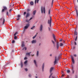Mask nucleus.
Returning a JSON list of instances; mask_svg holds the SVG:
<instances>
[{
	"label": "nucleus",
	"mask_w": 78,
	"mask_h": 78,
	"mask_svg": "<svg viewBox=\"0 0 78 78\" xmlns=\"http://www.w3.org/2000/svg\"><path fill=\"white\" fill-rule=\"evenodd\" d=\"M53 37L55 42L57 43L56 47L57 48V49H58V48H59V43L56 42V38H55V34H53Z\"/></svg>",
	"instance_id": "nucleus-1"
},
{
	"label": "nucleus",
	"mask_w": 78,
	"mask_h": 78,
	"mask_svg": "<svg viewBox=\"0 0 78 78\" xmlns=\"http://www.w3.org/2000/svg\"><path fill=\"white\" fill-rule=\"evenodd\" d=\"M41 10L42 14H43V13L45 14V9L44 7H41Z\"/></svg>",
	"instance_id": "nucleus-2"
},
{
	"label": "nucleus",
	"mask_w": 78,
	"mask_h": 78,
	"mask_svg": "<svg viewBox=\"0 0 78 78\" xmlns=\"http://www.w3.org/2000/svg\"><path fill=\"white\" fill-rule=\"evenodd\" d=\"M53 67H52L51 68L50 70V72L51 74L49 76V78H51V76L53 75V73H51L52 72V71H53Z\"/></svg>",
	"instance_id": "nucleus-3"
},
{
	"label": "nucleus",
	"mask_w": 78,
	"mask_h": 78,
	"mask_svg": "<svg viewBox=\"0 0 78 78\" xmlns=\"http://www.w3.org/2000/svg\"><path fill=\"white\" fill-rule=\"evenodd\" d=\"M48 24H49L50 27H51V18L50 17V20H48Z\"/></svg>",
	"instance_id": "nucleus-4"
},
{
	"label": "nucleus",
	"mask_w": 78,
	"mask_h": 78,
	"mask_svg": "<svg viewBox=\"0 0 78 78\" xmlns=\"http://www.w3.org/2000/svg\"><path fill=\"white\" fill-rule=\"evenodd\" d=\"M71 59H72V61L73 64H75V60H74V58L72 55H71Z\"/></svg>",
	"instance_id": "nucleus-5"
},
{
	"label": "nucleus",
	"mask_w": 78,
	"mask_h": 78,
	"mask_svg": "<svg viewBox=\"0 0 78 78\" xmlns=\"http://www.w3.org/2000/svg\"><path fill=\"white\" fill-rule=\"evenodd\" d=\"M29 26H30V24H27L26 25V26H25L24 28V30L25 31V29H27V28H28V27Z\"/></svg>",
	"instance_id": "nucleus-6"
},
{
	"label": "nucleus",
	"mask_w": 78,
	"mask_h": 78,
	"mask_svg": "<svg viewBox=\"0 0 78 78\" xmlns=\"http://www.w3.org/2000/svg\"><path fill=\"white\" fill-rule=\"evenodd\" d=\"M34 64H35L36 67H37V61L36 60H34Z\"/></svg>",
	"instance_id": "nucleus-7"
},
{
	"label": "nucleus",
	"mask_w": 78,
	"mask_h": 78,
	"mask_svg": "<svg viewBox=\"0 0 78 78\" xmlns=\"http://www.w3.org/2000/svg\"><path fill=\"white\" fill-rule=\"evenodd\" d=\"M3 8L4 9H2V12H4L5 11V10H6L7 9V7L5 6H3Z\"/></svg>",
	"instance_id": "nucleus-8"
},
{
	"label": "nucleus",
	"mask_w": 78,
	"mask_h": 78,
	"mask_svg": "<svg viewBox=\"0 0 78 78\" xmlns=\"http://www.w3.org/2000/svg\"><path fill=\"white\" fill-rule=\"evenodd\" d=\"M57 63V58L56 56L55 57V60L54 62V64H56Z\"/></svg>",
	"instance_id": "nucleus-9"
},
{
	"label": "nucleus",
	"mask_w": 78,
	"mask_h": 78,
	"mask_svg": "<svg viewBox=\"0 0 78 78\" xmlns=\"http://www.w3.org/2000/svg\"><path fill=\"white\" fill-rule=\"evenodd\" d=\"M42 29H43V26H42V25H41L40 28V30L41 32H42Z\"/></svg>",
	"instance_id": "nucleus-10"
},
{
	"label": "nucleus",
	"mask_w": 78,
	"mask_h": 78,
	"mask_svg": "<svg viewBox=\"0 0 78 78\" xmlns=\"http://www.w3.org/2000/svg\"><path fill=\"white\" fill-rule=\"evenodd\" d=\"M36 42H37V41L36 40H33L31 41L32 44H36Z\"/></svg>",
	"instance_id": "nucleus-11"
},
{
	"label": "nucleus",
	"mask_w": 78,
	"mask_h": 78,
	"mask_svg": "<svg viewBox=\"0 0 78 78\" xmlns=\"http://www.w3.org/2000/svg\"><path fill=\"white\" fill-rule=\"evenodd\" d=\"M45 66V63H44L42 66V70L44 72V67Z\"/></svg>",
	"instance_id": "nucleus-12"
},
{
	"label": "nucleus",
	"mask_w": 78,
	"mask_h": 78,
	"mask_svg": "<svg viewBox=\"0 0 78 78\" xmlns=\"http://www.w3.org/2000/svg\"><path fill=\"white\" fill-rule=\"evenodd\" d=\"M72 73L73 74V73H75V71L74 70H73V65L72 66Z\"/></svg>",
	"instance_id": "nucleus-13"
},
{
	"label": "nucleus",
	"mask_w": 78,
	"mask_h": 78,
	"mask_svg": "<svg viewBox=\"0 0 78 78\" xmlns=\"http://www.w3.org/2000/svg\"><path fill=\"white\" fill-rule=\"evenodd\" d=\"M51 41L52 42V43L53 44L54 47H55V41H53V40H52Z\"/></svg>",
	"instance_id": "nucleus-14"
},
{
	"label": "nucleus",
	"mask_w": 78,
	"mask_h": 78,
	"mask_svg": "<svg viewBox=\"0 0 78 78\" xmlns=\"http://www.w3.org/2000/svg\"><path fill=\"white\" fill-rule=\"evenodd\" d=\"M29 16H30V13H29V12L27 13L26 14V18L28 17H29Z\"/></svg>",
	"instance_id": "nucleus-15"
},
{
	"label": "nucleus",
	"mask_w": 78,
	"mask_h": 78,
	"mask_svg": "<svg viewBox=\"0 0 78 78\" xmlns=\"http://www.w3.org/2000/svg\"><path fill=\"white\" fill-rule=\"evenodd\" d=\"M31 53V52H30L29 53H26V55H27L28 56H30V54Z\"/></svg>",
	"instance_id": "nucleus-16"
},
{
	"label": "nucleus",
	"mask_w": 78,
	"mask_h": 78,
	"mask_svg": "<svg viewBox=\"0 0 78 78\" xmlns=\"http://www.w3.org/2000/svg\"><path fill=\"white\" fill-rule=\"evenodd\" d=\"M27 62H28V61L27 60H26L24 62V64L25 65V66H27Z\"/></svg>",
	"instance_id": "nucleus-17"
},
{
	"label": "nucleus",
	"mask_w": 78,
	"mask_h": 78,
	"mask_svg": "<svg viewBox=\"0 0 78 78\" xmlns=\"http://www.w3.org/2000/svg\"><path fill=\"white\" fill-rule=\"evenodd\" d=\"M37 35V34L34 37H33V39H35V38H36Z\"/></svg>",
	"instance_id": "nucleus-18"
},
{
	"label": "nucleus",
	"mask_w": 78,
	"mask_h": 78,
	"mask_svg": "<svg viewBox=\"0 0 78 78\" xmlns=\"http://www.w3.org/2000/svg\"><path fill=\"white\" fill-rule=\"evenodd\" d=\"M36 56L37 57L39 56V51H37L36 53Z\"/></svg>",
	"instance_id": "nucleus-19"
},
{
	"label": "nucleus",
	"mask_w": 78,
	"mask_h": 78,
	"mask_svg": "<svg viewBox=\"0 0 78 78\" xmlns=\"http://www.w3.org/2000/svg\"><path fill=\"white\" fill-rule=\"evenodd\" d=\"M21 68L23 67V63H22V61H21Z\"/></svg>",
	"instance_id": "nucleus-20"
},
{
	"label": "nucleus",
	"mask_w": 78,
	"mask_h": 78,
	"mask_svg": "<svg viewBox=\"0 0 78 78\" xmlns=\"http://www.w3.org/2000/svg\"><path fill=\"white\" fill-rule=\"evenodd\" d=\"M76 16H77V17H78V10H77V9H76Z\"/></svg>",
	"instance_id": "nucleus-21"
},
{
	"label": "nucleus",
	"mask_w": 78,
	"mask_h": 78,
	"mask_svg": "<svg viewBox=\"0 0 78 78\" xmlns=\"http://www.w3.org/2000/svg\"><path fill=\"white\" fill-rule=\"evenodd\" d=\"M39 0H35V4L36 3V2H37V3H39Z\"/></svg>",
	"instance_id": "nucleus-22"
},
{
	"label": "nucleus",
	"mask_w": 78,
	"mask_h": 78,
	"mask_svg": "<svg viewBox=\"0 0 78 78\" xmlns=\"http://www.w3.org/2000/svg\"><path fill=\"white\" fill-rule=\"evenodd\" d=\"M24 46H25V45H24V43H23V42L22 44V47H24Z\"/></svg>",
	"instance_id": "nucleus-23"
},
{
	"label": "nucleus",
	"mask_w": 78,
	"mask_h": 78,
	"mask_svg": "<svg viewBox=\"0 0 78 78\" xmlns=\"http://www.w3.org/2000/svg\"><path fill=\"white\" fill-rule=\"evenodd\" d=\"M36 10H34L33 12V15H35L36 14Z\"/></svg>",
	"instance_id": "nucleus-24"
},
{
	"label": "nucleus",
	"mask_w": 78,
	"mask_h": 78,
	"mask_svg": "<svg viewBox=\"0 0 78 78\" xmlns=\"http://www.w3.org/2000/svg\"><path fill=\"white\" fill-rule=\"evenodd\" d=\"M50 11H51V9H49L48 11V14L49 15L50 14Z\"/></svg>",
	"instance_id": "nucleus-25"
},
{
	"label": "nucleus",
	"mask_w": 78,
	"mask_h": 78,
	"mask_svg": "<svg viewBox=\"0 0 78 78\" xmlns=\"http://www.w3.org/2000/svg\"><path fill=\"white\" fill-rule=\"evenodd\" d=\"M34 28H35V26H34L31 28V30H34Z\"/></svg>",
	"instance_id": "nucleus-26"
},
{
	"label": "nucleus",
	"mask_w": 78,
	"mask_h": 78,
	"mask_svg": "<svg viewBox=\"0 0 78 78\" xmlns=\"http://www.w3.org/2000/svg\"><path fill=\"white\" fill-rule=\"evenodd\" d=\"M34 3H33V2H30V4L31 5H33Z\"/></svg>",
	"instance_id": "nucleus-27"
},
{
	"label": "nucleus",
	"mask_w": 78,
	"mask_h": 78,
	"mask_svg": "<svg viewBox=\"0 0 78 78\" xmlns=\"http://www.w3.org/2000/svg\"><path fill=\"white\" fill-rule=\"evenodd\" d=\"M31 11V10L30 9H27V12H29V11Z\"/></svg>",
	"instance_id": "nucleus-28"
},
{
	"label": "nucleus",
	"mask_w": 78,
	"mask_h": 78,
	"mask_svg": "<svg viewBox=\"0 0 78 78\" xmlns=\"http://www.w3.org/2000/svg\"><path fill=\"white\" fill-rule=\"evenodd\" d=\"M74 34H75V35H77V32L76 31H74Z\"/></svg>",
	"instance_id": "nucleus-29"
},
{
	"label": "nucleus",
	"mask_w": 78,
	"mask_h": 78,
	"mask_svg": "<svg viewBox=\"0 0 78 78\" xmlns=\"http://www.w3.org/2000/svg\"><path fill=\"white\" fill-rule=\"evenodd\" d=\"M60 47H62V46H63V44L60 43Z\"/></svg>",
	"instance_id": "nucleus-30"
},
{
	"label": "nucleus",
	"mask_w": 78,
	"mask_h": 78,
	"mask_svg": "<svg viewBox=\"0 0 78 78\" xmlns=\"http://www.w3.org/2000/svg\"><path fill=\"white\" fill-rule=\"evenodd\" d=\"M67 73H70V71L69 70H68L67 71Z\"/></svg>",
	"instance_id": "nucleus-31"
},
{
	"label": "nucleus",
	"mask_w": 78,
	"mask_h": 78,
	"mask_svg": "<svg viewBox=\"0 0 78 78\" xmlns=\"http://www.w3.org/2000/svg\"><path fill=\"white\" fill-rule=\"evenodd\" d=\"M5 19L4 18L3 20V25H4V23H5Z\"/></svg>",
	"instance_id": "nucleus-32"
},
{
	"label": "nucleus",
	"mask_w": 78,
	"mask_h": 78,
	"mask_svg": "<svg viewBox=\"0 0 78 78\" xmlns=\"http://www.w3.org/2000/svg\"><path fill=\"white\" fill-rule=\"evenodd\" d=\"M14 43H15V40H13L12 41V43L14 44Z\"/></svg>",
	"instance_id": "nucleus-33"
},
{
	"label": "nucleus",
	"mask_w": 78,
	"mask_h": 78,
	"mask_svg": "<svg viewBox=\"0 0 78 78\" xmlns=\"http://www.w3.org/2000/svg\"><path fill=\"white\" fill-rule=\"evenodd\" d=\"M77 41V36H76L75 39V41Z\"/></svg>",
	"instance_id": "nucleus-34"
},
{
	"label": "nucleus",
	"mask_w": 78,
	"mask_h": 78,
	"mask_svg": "<svg viewBox=\"0 0 78 78\" xmlns=\"http://www.w3.org/2000/svg\"><path fill=\"white\" fill-rule=\"evenodd\" d=\"M53 1H54V0H52V2L51 3V6H52V5H53Z\"/></svg>",
	"instance_id": "nucleus-35"
},
{
	"label": "nucleus",
	"mask_w": 78,
	"mask_h": 78,
	"mask_svg": "<svg viewBox=\"0 0 78 78\" xmlns=\"http://www.w3.org/2000/svg\"><path fill=\"white\" fill-rule=\"evenodd\" d=\"M14 39H17V36H15L14 37Z\"/></svg>",
	"instance_id": "nucleus-36"
},
{
	"label": "nucleus",
	"mask_w": 78,
	"mask_h": 78,
	"mask_svg": "<svg viewBox=\"0 0 78 78\" xmlns=\"http://www.w3.org/2000/svg\"><path fill=\"white\" fill-rule=\"evenodd\" d=\"M74 45H76V41H74Z\"/></svg>",
	"instance_id": "nucleus-37"
},
{
	"label": "nucleus",
	"mask_w": 78,
	"mask_h": 78,
	"mask_svg": "<svg viewBox=\"0 0 78 78\" xmlns=\"http://www.w3.org/2000/svg\"><path fill=\"white\" fill-rule=\"evenodd\" d=\"M25 71H26V72H27V71H28V69H27V68L25 69Z\"/></svg>",
	"instance_id": "nucleus-38"
},
{
	"label": "nucleus",
	"mask_w": 78,
	"mask_h": 78,
	"mask_svg": "<svg viewBox=\"0 0 78 78\" xmlns=\"http://www.w3.org/2000/svg\"><path fill=\"white\" fill-rule=\"evenodd\" d=\"M26 21L27 22H29V21H29V20H26Z\"/></svg>",
	"instance_id": "nucleus-39"
},
{
	"label": "nucleus",
	"mask_w": 78,
	"mask_h": 78,
	"mask_svg": "<svg viewBox=\"0 0 78 78\" xmlns=\"http://www.w3.org/2000/svg\"><path fill=\"white\" fill-rule=\"evenodd\" d=\"M29 77H31V76H32L30 74H29Z\"/></svg>",
	"instance_id": "nucleus-40"
},
{
	"label": "nucleus",
	"mask_w": 78,
	"mask_h": 78,
	"mask_svg": "<svg viewBox=\"0 0 78 78\" xmlns=\"http://www.w3.org/2000/svg\"><path fill=\"white\" fill-rule=\"evenodd\" d=\"M24 60H26L27 59V57H25L24 58Z\"/></svg>",
	"instance_id": "nucleus-41"
},
{
	"label": "nucleus",
	"mask_w": 78,
	"mask_h": 78,
	"mask_svg": "<svg viewBox=\"0 0 78 78\" xmlns=\"http://www.w3.org/2000/svg\"><path fill=\"white\" fill-rule=\"evenodd\" d=\"M17 34V32H16L15 33V34H14V36H16Z\"/></svg>",
	"instance_id": "nucleus-42"
},
{
	"label": "nucleus",
	"mask_w": 78,
	"mask_h": 78,
	"mask_svg": "<svg viewBox=\"0 0 78 78\" xmlns=\"http://www.w3.org/2000/svg\"><path fill=\"white\" fill-rule=\"evenodd\" d=\"M20 17V15H18V18H19V17Z\"/></svg>",
	"instance_id": "nucleus-43"
},
{
	"label": "nucleus",
	"mask_w": 78,
	"mask_h": 78,
	"mask_svg": "<svg viewBox=\"0 0 78 78\" xmlns=\"http://www.w3.org/2000/svg\"><path fill=\"white\" fill-rule=\"evenodd\" d=\"M26 12H24V16H25V15L26 14Z\"/></svg>",
	"instance_id": "nucleus-44"
},
{
	"label": "nucleus",
	"mask_w": 78,
	"mask_h": 78,
	"mask_svg": "<svg viewBox=\"0 0 78 78\" xmlns=\"http://www.w3.org/2000/svg\"><path fill=\"white\" fill-rule=\"evenodd\" d=\"M33 19V17H31L30 18V19H29V21H30V20H31L32 19Z\"/></svg>",
	"instance_id": "nucleus-45"
},
{
	"label": "nucleus",
	"mask_w": 78,
	"mask_h": 78,
	"mask_svg": "<svg viewBox=\"0 0 78 78\" xmlns=\"http://www.w3.org/2000/svg\"><path fill=\"white\" fill-rule=\"evenodd\" d=\"M60 42H61V41H63V39H60V40H59Z\"/></svg>",
	"instance_id": "nucleus-46"
},
{
	"label": "nucleus",
	"mask_w": 78,
	"mask_h": 78,
	"mask_svg": "<svg viewBox=\"0 0 78 78\" xmlns=\"http://www.w3.org/2000/svg\"><path fill=\"white\" fill-rule=\"evenodd\" d=\"M39 46H41V43H39L38 44Z\"/></svg>",
	"instance_id": "nucleus-47"
},
{
	"label": "nucleus",
	"mask_w": 78,
	"mask_h": 78,
	"mask_svg": "<svg viewBox=\"0 0 78 78\" xmlns=\"http://www.w3.org/2000/svg\"><path fill=\"white\" fill-rule=\"evenodd\" d=\"M74 56L75 57H76V54H74Z\"/></svg>",
	"instance_id": "nucleus-48"
},
{
	"label": "nucleus",
	"mask_w": 78,
	"mask_h": 78,
	"mask_svg": "<svg viewBox=\"0 0 78 78\" xmlns=\"http://www.w3.org/2000/svg\"><path fill=\"white\" fill-rule=\"evenodd\" d=\"M24 48L25 50H27V48L25 47Z\"/></svg>",
	"instance_id": "nucleus-49"
},
{
	"label": "nucleus",
	"mask_w": 78,
	"mask_h": 78,
	"mask_svg": "<svg viewBox=\"0 0 78 78\" xmlns=\"http://www.w3.org/2000/svg\"><path fill=\"white\" fill-rule=\"evenodd\" d=\"M48 28L49 31H50V27H48Z\"/></svg>",
	"instance_id": "nucleus-50"
},
{
	"label": "nucleus",
	"mask_w": 78,
	"mask_h": 78,
	"mask_svg": "<svg viewBox=\"0 0 78 78\" xmlns=\"http://www.w3.org/2000/svg\"><path fill=\"white\" fill-rule=\"evenodd\" d=\"M7 16H8V12H7Z\"/></svg>",
	"instance_id": "nucleus-51"
},
{
	"label": "nucleus",
	"mask_w": 78,
	"mask_h": 78,
	"mask_svg": "<svg viewBox=\"0 0 78 78\" xmlns=\"http://www.w3.org/2000/svg\"><path fill=\"white\" fill-rule=\"evenodd\" d=\"M17 20H19V18H17L16 19Z\"/></svg>",
	"instance_id": "nucleus-52"
},
{
	"label": "nucleus",
	"mask_w": 78,
	"mask_h": 78,
	"mask_svg": "<svg viewBox=\"0 0 78 78\" xmlns=\"http://www.w3.org/2000/svg\"><path fill=\"white\" fill-rule=\"evenodd\" d=\"M32 56H34V54H33L31 55Z\"/></svg>",
	"instance_id": "nucleus-53"
},
{
	"label": "nucleus",
	"mask_w": 78,
	"mask_h": 78,
	"mask_svg": "<svg viewBox=\"0 0 78 78\" xmlns=\"http://www.w3.org/2000/svg\"><path fill=\"white\" fill-rule=\"evenodd\" d=\"M50 56H52V54H50Z\"/></svg>",
	"instance_id": "nucleus-54"
},
{
	"label": "nucleus",
	"mask_w": 78,
	"mask_h": 78,
	"mask_svg": "<svg viewBox=\"0 0 78 78\" xmlns=\"http://www.w3.org/2000/svg\"><path fill=\"white\" fill-rule=\"evenodd\" d=\"M73 49H75V47H73Z\"/></svg>",
	"instance_id": "nucleus-55"
},
{
	"label": "nucleus",
	"mask_w": 78,
	"mask_h": 78,
	"mask_svg": "<svg viewBox=\"0 0 78 78\" xmlns=\"http://www.w3.org/2000/svg\"><path fill=\"white\" fill-rule=\"evenodd\" d=\"M12 10V9H10V10H9V12H11V11Z\"/></svg>",
	"instance_id": "nucleus-56"
},
{
	"label": "nucleus",
	"mask_w": 78,
	"mask_h": 78,
	"mask_svg": "<svg viewBox=\"0 0 78 78\" xmlns=\"http://www.w3.org/2000/svg\"><path fill=\"white\" fill-rule=\"evenodd\" d=\"M52 78H55V76H52Z\"/></svg>",
	"instance_id": "nucleus-57"
},
{
	"label": "nucleus",
	"mask_w": 78,
	"mask_h": 78,
	"mask_svg": "<svg viewBox=\"0 0 78 78\" xmlns=\"http://www.w3.org/2000/svg\"><path fill=\"white\" fill-rule=\"evenodd\" d=\"M35 78H37V76H35Z\"/></svg>",
	"instance_id": "nucleus-58"
},
{
	"label": "nucleus",
	"mask_w": 78,
	"mask_h": 78,
	"mask_svg": "<svg viewBox=\"0 0 78 78\" xmlns=\"http://www.w3.org/2000/svg\"><path fill=\"white\" fill-rule=\"evenodd\" d=\"M62 76H64V75H62Z\"/></svg>",
	"instance_id": "nucleus-59"
},
{
	"label": "nucleus",
	"mask_w": 78,
	"mask_h": 78,
	"mask_svg": "<svg viewBox=\"0 0 78 78\" xmlns=\"http://www.w3.org/2000/svg\"><path fill=\"white\" fill-rule=\"evenodd\" d=\"M24 50V48H23V49H22V50Z\"/></svg>",
	"instance_id": "nucleus-60"
},
{
	"label": "nucleus",
	"mask_w": 78,
	"mask_h": 78,
	"mask_svg": "<svg viewBox=\"0 0 78 78\" xmlns=\"http://www.w3.org/2000/svg\"><path fill=\"white\" fill-rule=\"evenodd\" d=\"M77 2H78V0H77Z\"/></svg>",
	"instance_id": "nucleus-61"
},
{
	"label": "nucleus",
	"mask_w": 78,
	"mask_h": 78,
	"mask_svg": "<svg viewBox=\"0 0 78 78\" xmlns=\"http://www.w3.org/2000/svg\"><path fill=\"white\" fill-rule=\"evenodd\" d=\"M0 20H2V19H0Z\"/></svg>",
	"instance_id": "nucleus-62"
},
{
	"label": "nucleus",
	"mask_w": 78,
	"mask_h": 78,
	"mask_svg": "<svg viewBox=\"0 0 78 78\" xmlns=\"http://www.w3.org/2000/svg\"><path fill=\"white\" fill-rule=\"evenodd\" d=\"M76 78H77V77H76Z\"/></svg>",
	"instance_id": "nucleus-63"
}]
</instances>
